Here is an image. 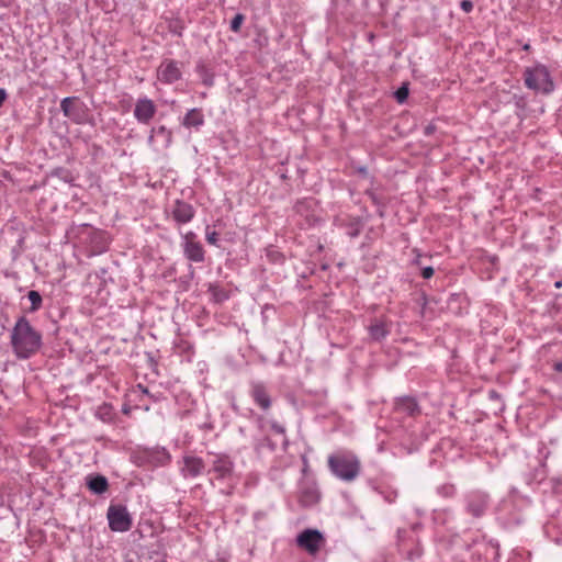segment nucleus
<instances>
[{"label": "nucleus", "mask_w": 562, "mask_h": 562, "mask_svg": "<svg viewBox=\"0 0 562 562\" xmlns=\"http://www.w3.org/2000/svg\"><path fill=\"white\" fill-rule=\"evenodd\" d=\"M157 79L165 83L171 85L182 77V63L175 59H164L156 70Z\"/></svg>", "instance_id": "nucleus-6"}, {"label": "nucleus", "mask_w": 562, "mask_h": 562, "mask_svg": "<svg viewBox=\"0 0 562 562\" xmlns=\"http://www.w3.org/2000/svg\"><path fill=\"white\" fill-rule=\"evenodd\" d=\"M319 499L318 491L315 487H310L301 493L300 501L304 506H311Z\"/></svg>", "instance_id": "nucleus-21"}, {"label": "nucleus", "mask_w": 562, "mask_h": 562, "mask_svg": "<svg viewBox=\"0 0 562 562\" xmlns=\"http://www.w3.org/2000/svg\"><path fill=\"white\" fill-rule=\"evenodd\" d=\"M407 97H408V88L406 86L398 88L395 92V98L398 103L405 102Z\"/></svg>", "instance_id": "nucleus-24"}, {"label": "nucleus", "mask_w": 562, "mask_h": 562, "mask_svg": "<svg viewBox=\"0 0 562 562\" xmlns=\"http://www.w3.org/2000/svg\"><path fill=\"white\" fill-rule=\"evenodd\" d=\"M460 7L464 12L469 13L473 9V3L470 0H463L461 1Z\"/></svg>", "instance_id": "nucleus-26"}, {"label": "nucleus", "mask_w": 562, "mask_h": 562, "mask_svg": "<svg viewBox=\"0 0 562 562\" xmlns=\"http://www.w3.org/2000/svg\"><path fill=\"white\" fill-rule=\"evenodd\" d=\"M325 543L324 535L317 529H305L296 537L297 547L305 550L310 555H316Z\"/></svg>", "instance_id": "nucleus-5"}, {"label": "nucleus", "mask_w": 562, "mask_h": 562, "mask_svg": "<svg viewBox=\"0 0 562 562\" xmlns=\"http://www.w3.org/2000/svg\"><path fill=\"white\" fill-rule=\"evenodd\" d=\"M95 417L104 423H111L114 418V411L110 404L103 403L95 411Z\"/></svg>", "instance_id": "nucleus-20"}, {"label": "nucleus", "mask_w": 562, "mask_h": 562, "mask_svg": "<svg viewBox=\"0 0 562 562\" xmlns=\"http://www.w3.org/2000/svg\"><path fill=\"white\" fill-rule=\"evenodd\" d=\"M106 518L110 529L114 532H126L133 525V518L123 505H111L108 508Z\"/></svg>", "instance_id": "nucleus-4"}, {"label": "nucleus", "mask_w": 562, "mask_h": 562, "mask_svg": "<svg viewBox=\"0 0 562 562\" xmlns=\"http://www.w3.org/2000/svg\"><path fill=\"white\" fill-rule=\"evenodd\" d=\"M390 330L389 323L383 319L375 321L369 326L370 337L376 341L384 339L390 334Z\"/></svg>", "instance_id": "nucleus-16"}, {"label": "nucleus", "mask_w": 562, "mask_h": 562, "mask_svg": "<svg viewBox=\"0 0 562 562\" xmlns=\"http://www.w3.org/2000/svg\"><path fill=\"white\" fill-rule=\"evenodd\" d=\"M524 78L526 87L537 92L548 94L554 89L550 72L543 65L527 68Z\"/></svg>", "instance_id": "nucleus-3"}, {"label": "nucleus", "mask_w": 562, "mask_h": 562, "mask_svg": "<svg viewBox=\"0 0 562 562\" xmlns=\"http://www.w3.org/2000/svg\"><path fill=\"white\" fill-rule=\"evenodd\" d=\"M171 215L178 224H187L193 220L195 211L190 203L177 200L172 207Z\"/></svg>", "instance_id": "nucleus-13"}, {"label": "nucleus", "mask_w": 562, "mask_h": 562, "mask_svg": "<svg viewBox=\"0 0 562 562\" xmlns=\"http://www.w3.org/2000/svg\"><path fill=\"white\" fill-rule=\"evenodd\" d=\"M27 299L31 302V307L29 308V312L34 313L38 311L42 307V296L37 291H30L27 293Z\"/></svg>", "instance_id": "nucleus-22"}, {"label": "nucleus", "mask_w": 562, "mask_h": 562, "mask_svg": "<svg viewBox=\"0 0 562 562\" xmlns=\"http://www.w3.org/2000/svg\"><path fill=\"white\" fill-rule=\"evenodd\" d=\"M186 127H200L204 124V115L200 109H191L182 121Z\"/></svg>", "instance_id": "nucleus-18"}, {"label": "nucleus", "mask_w": 562, "mask_h": 562, "mask_svg": "<svg viewBox=\"0 0 562 562\" xmlns=\"http://www.w3.org/2000/svg\"><path fill=\"white\" fill-rule=\"evenodd\" d=\"M172 142V133L166 126L161 125L158 127L151 128L150 135L148 137V144L151 147H160L168 148Z\"/></svg>", "instance_id": "nucleus-12"}, {"label": "nucleus", "mask_w": 562, "mask_h": 562, "mask_svg": "<svg viewBox=\"0 0 562 562\" xmlns=\"http://www.w3.org/2000/svg\"><path fill=\"white\" fill-rule=\"evenodd\" d=\"M156 112L157 106L151 99L147 97H142L137 99L134 108V117L138 123L145 125L149 124L150 121L156 115Z\"/></svg>", "instance_id": "nucleus-10"}, {"label": "nucleus", "mask_w": 562, "mask_h": 562, "mask_svg": "<svg viewBox=\"0 0 562 562\" xmlns=\"http://www.w3.org/2000/svg\"><path fill=\"white\" fill-rule=\"evenodd\" d=\"M181 246L188 260L198 263L204 261L205 251L195 233L187 232L183 234Z\"/></svg>", "instance_id": "nucleus-7"}, {"label": "nucleus", "mask_w": 562, "mask_h": 562, "mask_svg": "<svg viewBox=\"0 0 562 562\" xmlns=\"http://www.w3.org/2000/svg\"><path fill=\"white\" fill-rule=\"evenodd\" d=\"M553 369L557 371V372H562V361H555L553 363Z\"/></svg>", "instance_id": "nucleus-29"}, {"label": "nucleus", "mask_w": 562, "mask_h": 562, "mask_svg": "<svg viewBox=\"0 0 562 562\" xmlns=\"http://www.w3.org/2000/svg\"><path fill=\"white\" fill-rule=\"evenodd\" d=\"M487 507V497L484 494H473L470 496L468 502L469 512L479 517L481 516Z\"/></svg>", "instance_id": "nucleus-15"}, {"label": "nucleus", "mask_w": 562, "mask_h": 562, "mask_svg": "<svg viewBox=\"0 0 562 562\" xmlns=\"http://www.w3.org/2000/svg\"><path fill=\"white\" fill-rule=\"evenodd\" d=\"M244 20L245 16L241 13H237L231 21V30L235 33L239 32Z\"/></svg>", "instance_id": "nucleus-23"}, {"label": "nucleus", "mask_w": 562, "mask_h": 562, "mask_svg": "<svg viewBox=\"0 0 562 562\" xmlns=\"http://www.w3.org/2000/svg\"><path fill=\"white\" fill-rule=\"evenodd\" d=\"M327 462L330 472L341 481L352 482L360 474V460L350 451H338L330 454Z\"/></svg>", "instance_id": "nucleus-2"}, {"label": "nucleus", "mask_w": 562, "mask_h": 562, "mask_svg": "<svg viewBox=\"0 0 562 562\" xmlns=\"http://www.w3.org/2000/svg\"><path fill=\"white\" fill-rule=\"evenodd\" d=\"M11 346L16 358L29 359L40 350L42 335L22 316L11 331Z\"/></svg>", "instance_id": "nucleus-1"}, {"label": "nucleus", "mask_w": 562, "mask_h": 562, "mask_svg": "<svg viewBox=\"0 0 562 562\" xmlns=\"http://www.w3.org/2000/svg\"><path fill=\"white\" fill-rule=\"evenodd\" d=\"M395 409L398 413L406 414L408 416H413L418 411V405L413 397H401L395 403Z\"/></svg>", "instance_id": "nucleus-17"}, {"label": "nucleus", "mask_w": 562, "mask_h": 562, "mask_svg": "<svg viewBox=\"0 0 562 562\" xmlns=\"http://www.w3.org/2000/svg\"><path fill=\"white\" fill-rule=\"evenodd\" d=\"M161 453H162L164 462H166V463L169 462L171 459L170 454L165 449L162 450Z\"/></svg>", "instance_id": "nucleus-31"}, {"label": "nucleus", "mask_w": 562, "mask_h": 562, "mask_svg": "<svg viewBox=\"0 0 562 562\" xmlns=\"http://www.w3.org/2000/svg\"><path fill=\"white\" fill-rule=\"evenodd\" d=\"M271 428L274 432L283 435L285 434V429L282 425L278 424L277 422L271 423Z\"/></svg>", "instance_id": "nucleus-27"}, {"label": "nucleus", "mask_w": 562, "mask_h": 562, "mask_svg": "<svg viewBox=\"0 0 562 562\" xmlns=\"http://www.w3.org/2000/svg\"><path fill=\"white\" fill-rule=\"evenodd\" d=\"M250 396L261 409L267 411L271 407V398L263 383L251 382Z\"/></svg>", "instance_id": "nucleus-14"}, {"label": "nucleus", "mask_w": 562, "mask_h": 562, "mask_svg": "<svg viewBox=\"0 0 562 562\" xmlns=\"http://www.w3.org/2000/svg\"><path fill=\"white\" fill-rule=\"evenodd\" d=\"M213 457L214 459L212 460V465L209 472L214 473L216 479H229L234 471V462L232 459L222 453H215Z\"/></svg>", "instance_id": "nucleus-11"}, {"label": "nucleus", "mask_w": 562, "mask_h": 562, "mask_svg": "<svg viewBox=\"0 0 562 562\" xmlns=\"http://www.w3.org/2000/svg\"><path fill=\"white\" fill-rule=\"evenodd\" d=\"M205 238H206V241L210 244V245H217V240H218V234L215 232V231H209V228L206 229V234H205Z\"/></svg>", "instance_id": "nucleus-25"}, {"label": "nucleus", "mask_w": 562, "mask_h": 562, "mask_svg": "<svg viewBox=\"0 0 562 562\" xmlns=\"http://www.w3.org/2000/svg\"><path fill=\"white\" fill-rule=\"evenodd\" d=\"M88 487L95 494L104 493L108 487V480L103 475H95L90 477L87 482Z\"/></svg>", "instance_id": "nucleus-19"}, {"label": "nucleus", "mask_w": 562, "mask_h": 562, "mask_svg": "<svg viewBox=\"0 0 562 562\" xmlns=\"http://www.w3.org/2000/svg\"><path fill=\"white\" fill-rule=\"evenodd\" d=\"M179 471L184 479H194L204 473L205 463L198 456L184 454L180 462Z\"/></svg>", "instance_id": "nucleus-9"}, {"label": "nucleus", "mask_w": 562, "mask_h": 562, "mask_svg": "<svg viewBox=\"0 0 562 562\" xmlns=\"http://www.w3.org/2000/svg\"><path fill=\"white\" fill-rule=\"evenodd\" d=\"M434 276V269L431 267H425L423 270H422V277L424 279H429Z\"/></svg>", "instance_id": "nucleus-28"}, {"label": "nucleus", "mask_w": 562, "mask_h": 562, "mask_svg": "<svg viewBox=\"0 0 562 562\" xmlns=\"http://www.w3.org/2000/svg\"><path fill=\"white\" fill-rule=\"evenodd\" d=\"M60 110L66 117L77 124H81L86 121V105L76 98H64L60 102Z\"/></svg>", "instance_id": "nucleus-8"}, {"label": "nucleus", "mask_w": 562, "mask_h": 562, "mask_svg": "<svg viewBox=\"0 0 562 562\" xmlns=\"http://www.w3.org/2000/svg\"><path fill=\"white\" fill-rule=\"evenodd\" d=\"M5 98H7V93H5L4 89H0V106L2 105Z\"/></svg>", "instance_id": "nucleus-30"}]
</instances>
